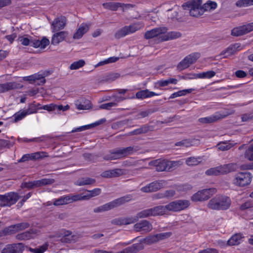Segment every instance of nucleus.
Masks as SVG:
<instances>
[{
  "instance_id": "ea45409f",
  "label": "nucleus",
  "mask_w": 253,
  "mask_h": 253,
  "mask_svg": "<svg viewBox=\"0 0 253 253\" xmlns=\"http://www.w3.org/2000/svg\"><path fill=\"white\" fill-rule=\"evenodd\" d=\"M202 162V158L200 157H191L186 159L185 163L189 166H195L199 165Z\"/></svg>"
},
{
  "instance_id": "69168bd1",
  "label": "nucleus",
  "mask_w": 253,
  "mask_h": 253,
  "mask_svg": "<svg viewBox=\"0 0 253 253\" xmlns=\"http://www.w3.org/2000/svg\"><path fill=\"white\" fill-rule=\"evenodd\" d=\"M40 180L41 186L50 185L55 182V180L52 178H43Z\"/></svg>"
},
{
  "instance_id": "423d86ee",
  "label": "nucleus",
  "mask_w": 253,
  "mask_h": 253,
  "mask_svg": "<svg viewBox=\"0 0 253 253\" xmlns=\"http://www.w3.org/2000/svg\"><path fill=\"white\" fill-rule=\"evenodd\" d=\"M20 196L17 193L9 192L5 195H0V206L10 207L15 204Z\"/></svg>"
},
{
  "instance_id": "cd10ccee",
  "label": "nucleus",
  "mask_w": 253,
  "mask_h": 253,
  "mask_svg": "<svg viewBox=\"0 0 253 253\" xmlns=\"http://www.w3.org/2000/svg\"><path fill=\"white\" fill-rule=\"evenodd\" d=\"M76 108L79 110H87L91 108L90 101L84 98H81L75 102Z\"/></svg>"
},
{
  "instance_id": "0eeeda50",
  "label": "nucleus",
  "mask_w": 253,
  "mask_h": 253,
  "mask_svg": "<svg viewBox=\"0 0 253 253\" xmlns=\"http://www.w3.org/2000/svg\"><path fill=\"white\" fill-rule=\"evenodd\" d=\"M216 192V190L214 188L204 189L194 194L192 196L191 200L194 202L207 200Z\"/></svg>"
},
{
  "instance_id": "0e129e2a",
  "label": "nucleus",
  "mask_w": 253,
  "mask_h": 253,
  "mask_svg": "<svg viewBox=\"0 0 253 253\" xmlns=\"http://www.w3.org/2000/svg\"><path fill=\"white\" fill-rule=\"evenodd\" d=\"M117 106V103L115 102H109L107 103L102 104L99 106V108L102 109H107L109 110L112 107H116Z\"/></svg>"
},
{
  "instance_id": "2f4dec72",
  "label": "nucleus",
  "mask_w": 253,
  "mask_h": 253,
  "mask_svg": "<svg viewBox=\"0 0 253 253\" xmlns=\"http://www.w3.org/2000/svg\"><path fill=\"white\" fill-rule=\"evenodd\" d=\"M215 75V72L213 71H209L206 72H202L199 74H194L191 75L190 77L188 78L190 79H197V78H211L214 76Z\"/></svg>"
},
{
  "instance_id": "b1692460",
  "label": "nucleus",
  "mask_w": 253,
  "mask_h": 253,
  "mask_svg": "<svg viewBox=\"0 0 253 253\" xmlns=\"http://www.w3.org/2000/svg\"><path fill=\"white\" fill-rule=\"evenodd\" d=\"M182 34L178 31L166 32L165 35L160 37V41L164 42L176 39L181 37Z\"/></svg>"
},
{
  "instance_id": "5fc2aeb1",
  "label": "nucleus",
  "mask_w": 253,
  "mask_h": 253,
  "mask_svg": "<svg viewBox=\"0 0 253 253\" xmlns=\"http://www.w3.org/2000/svg\"><path fill=\"white\" fill-rule=\"evenodd\" d=\"M26 116H27V115L24 110L20 111L16 113L13 115V117L14 119V122L16 123V122L21 120L22 119H23Z\"/></svg>"
},
{
  "instance_id": "412c9836",
  "label": "nucleus",
  "mask_w": 253,
  "mask_h": 253,
  "mask_svg": "<svg viewBox=\"0 0 253 253\" xmlns=\"http://www.w3.org/2000/svg\"><path fill=\"white\" fill-rule=\"evenodd\" d=\"M126 173V170L121 169H109L103 171L101 175L104 178H113L119 177Z\"/></svg>"
},
{
  "instance_id": "20e7f679",
  "label": "nucleus",
  "mask_w": 253,
  "mask_h": 253,
  "mask_svg": "<svg viewBox=\"0 0 253 253\" xmlns=\"http://www.w3.org/2000/svg\"><path fill=\"white\" fill-rule=\"evenodd\" d=\"M132 196L131 195H126L101 206L95 208L93 210V211L95 213H97L110 210L114 208L120 206L130 201L132 199Z\"/></svg>"
},
{
  "instance_id": "5701e85b",
  "label": "nucleus",
  "mask_w": 253,
  "mask_h": 253,
  "mask_svg": "<svg viewBox=\"0 0 253 253\" xmlns=\"http://www.w3.org/2000/svg\"><path fill=\"white\" fill-rule=\"evenodd\" d=\"M22 85L15 82H9L0 84V92H4L10 90L21 88Z\"/></svg>"
},
{
  "instance_id": "bb28decb",
  "label": "nucleus",
  "mask_w": 253,
  "mask_h": 253,
  "mask_svg": "<svg viewBox=\"0 0 253 253\" xmlns=\"http://www.w3.org/2000/svg\"><path fill=\"white\" fill-rule=\"evenodd\" d=\"M240 44L238 43L232 44L227 47L225 50L222 51L220 55H225L224 57H227L228 56L234 54L237 51L240 50Z\"/></svg>"
},
{
  "instance_id": "c85d7f7f",
  "label": "nucleus",
  "mask_w": 253,
  "mask_h": 253,
  "mask_svg": "<svg viewBox=\"0 0 253 253\" xmlns=\"http://www.w3.org/2000/svg\"><path fill=\"white\" fill-rule=\"evenodd\" d=\"M159 95V94L153 91H150L148 89H144L137 92L136 93V98L137 99H143Z\"/></svg>"
},
{
  "instance_id": "7c9ffc66",
  "label": "nucleus",
  "mask_w": 253,
  "mask_h": 253,
  "mask_svg": "<svg viewBox=\"0 0 253 253\" xmlns=\"http://www.w3.org/2000/svg\"><path fill=\"white\" fill-rule=\"evenodd\" d=\"M87 191L89 193L86 194H84V193L80 194L82 201L88 200L92 197L100 195L101 190L100 188H95L92 190H87Z\"/></svg>"
},
{
  "instance_id": "f8f14e48",
  "label": "nucleus",
  "mask_w": 253,
  "mask_h": 253,
  "mask_svg": "<svg viewBox=\"0 0 253 253\" xmlns=\"http://www.w3.org/2000/svg\"><path fill=\"white\" fill-rule=\"evenodd\" d=\"M190 202L186 200H179L171 202L169 204V211H178L187 208Z\"/></svg>"
},
{
  "instance_id": "8fccbe9b",
  "label": "nucleus",
  "mask_w": 253,
  "mask_h": 253,
  "mask_svg": "<svg viewBox=\"0 0 253 253\" xmlns=\"http://www.w3.org/2000/svg\"><path fill=\"white\" fill-rule=\"evenodd\" d=\"M15 234L12 225L4 228L0 231V237Z\"/></svg>"
},
{
  "instance_id": "4be33fe9",
  "label": "nucleus",
  "mask_w": 253,
  "mask_h": 253,
  "mask_svg": "<svg viewBox=\"0 0 253 253\" xmlns=\"http://www.w3.org/2000/svg\"><path fill=\"white\" fill-rule=\"evenodd\" d=\"M37 232V230L32 229L28 231L17 234L15 236V239L19 241L30 240L34 238L36 236Z\"/></svg>"
},
{
  "instance_id": "f03ea898",
  "label": "nucleus",
  "mask_w": 253,
  "mask_h": 253,
  "mask_svg": "<svg viewBox=\"0 0 253 253\" xmlns=\"http://www.w3.org/2000/svg\"><path fill=\"white\" fill-rule=\"evenodd\" d=\"M231 201L229 197L217 195L210 200L208 207L213 210H226L229 208Z\"/></svg>"
},
{
  "instance_id": "dca6fc26",
  "label": "nucleus",
  "mask_w": 253,
  "mask_h": 253,
  "mask_svg": "<svg viewBox=\"0 0 253 253\" xmlns=\"http://www.w3.org/2000/svg\"><path fill=\"white\" fill-rule=\"evenodd\" d=\"M24 247L22 243L9 244L6 246L1 253H22Z\"/></svg>"
},
{
  "instance_id": "e2e57ef3",
  "label": "nucleus",
  "mask_w": 253,
  "mask_h": 253,
  "mask_svg": "<svg viewBox=\"0 0 253 253\" xmlns=\"http://www.w3.org/2000/svg\"><path fill=\"white\" fill-rule=\"evenodd\" d=\"M171 235V233L170 232H167V233H162L160 234H156V236L157 237V241H159L160 240H164L166 238H167L170 236Z\"/></svg>"
},
{
  "instance_id": "4468645a",
  "label": "nucleus",
  "mask_w": 253,
  "mask_h": 253,
  "mask_svg": "<svg viewBox=\"0 0 253 253\" xmlns=\"http://www.w3.org/2000/svg\"><path fill=\"white\" fill-rule=\"evenodd\" d=\"M253 31V22L247 25L234 28L231 31L233 36H241Z\"/></svg>"
},
{
  "instance_id": "393cba45",
  "label": "nucleus",
  "mask_w": 253,
  "mask_h": 253,
  "mask_svg": "<svg viewBox=\"0 0 253 253\" xmlns=\"http://www.w3.org/2000/svg\"><path fill=\"white\" fill-rule=\"evenodd\" d=\"M68 35V32L66 31H61L54 34L51 39V44L57 45L61 42L63 41Z\"/></svg>"
},
{
  "instance_id": "338daca9",
  "label": "nucleus",
  "mask_w": 253,
  "mask_h": 253,
  "mask_svg": "<svg viewBox=\"0 0 253 253\" xmlns=\"http://www.w3.org/2000/svg\"><path fill=\"white\" fill-rule=\"evenodd\" d=\"M40 180L41 186L50 185L55 182V180L52 178H43Z\"/></svg>"
},
{
  "instance_id": "6e6552de",
  "label": "nucleus",
  "mask_w": 253,
  "mask_h": 253,
  "mask_svg": "<svg viewBox=\"0 0 253 253\" xmlns=\"http://www.w3.org/2000/svg\"><path fill=\"white\" fill-rule=\"evenodd\" d=\"M200 54L199 53H194L186 56L181 62H180L177 66V69L182 71L187 68L190 65L195 63L199 58Z\"/></svg>"
},
{
  "instance_id": "f257e3e1",
  "label": "nucleus",
  "mask_w": 253,
  "mask_h": 253,
  "mask_svg": "<svg viewBox=\"0 0 253 253\" xmlns=\"http://www.w3.org/2000/svg\"><path fill=\"white\" fill-rule=\"evenodd\" d=\"M202 0H192L182 5L183 9L189 11V14L193 17H198L203 14L205 11L215 9L217 4L215 2L209 1L202 6Z\"/></svg>"
},
{
  "instance_id": "7ed1b4c3",
  "label": "nucleus",
  "mask_w": 253,
  "mask_h": 253,
  "mask_svg": "<svg viewBox=\"0 0 253 253\" xmlns=\"http://www.w3.org/2000/svg\"><path fill=\"white\" fill-rule=\"evenodd\" d=\"M137 149L134 146L126 148H118L109 151L110 154L103 156V159L106 161L120 159L136 152Z\"/></svg>"
},
{
  "instance_id": "9d476101",
  "label": "nucleus",
  "mask_w": 253,
  "mask_h": 253,
  "mask_svg": "<svg viewBox=\"0 0 253 253\" xmlns=\"http://www.w3.org/2000/svg\"><path fill=\"white\" fill-rule=\"evenodd\" d=\"M166 184V182L164 180H156L142 187L141 191L145 193L156 192L164 187Z\"/></svg>"
},
{
  "instance_id": "aec40b11",
  "label": "nucleus",
  "mask_w": 253,
  "mask_h": 253,
  "mask_svg": "<svg viewBox=\"0 0 253 253\" xmlns=\"http://www.w3.org/2000/svg\"><path fill=\"white\" fill-rule=\"evenodd\" d=\"M149 165L155 167L157 171H167V160L166 159H158L151 161L149 163Z\"/></svg>"
},
{
  "instance_id": "ddd939ff",
  "label": "nucleus",
  "mask_w": 253,
  "mask_h": 253,
  "mask_svg": "<svg viewBox=\"0 0 253 253\" xmlns=\"http://www.w3.org/2000/svg\"><path fill=\"white\" fill-rule=\"evenodd\" d=\"M153 229L152 224L147 220H142L135 223L133 229L135 232H141L142 234L147 233Z\"/></svg>"
},
{
  "instance_id": "13d9d810",
  "label": "nucleus",
  "mask_w": 253,
  "mask_h": 253,
  "mask_svg": "<svg viewBox=\"0 0 253 253\" xmlns=\"http://www.w3.org/2000/svg\"><path fill=\"white\" fill-rule=\"evenodd\" d=\"M47 245L44 244L41 246H40L39 248H36V249H30V251L33 253H43L44 252H45L47 249Z\"/></svg>"
},
{
  "instance_id": "9b49d317",
  "label": "nucleus",
  "mask_w": 253,
  "mask_h": 253,
  "mask_svg": "<svg viewBox=\"0 0 253 253\" xmlns=\"http://www.w3.org/2000/svg\"><path fill=\"white\" fill-rule=\"evenodd\" d=\"M139 29V25L136 24L126 26L117 31L114 35L116 39H119L124 37L127 35L132 34L138 30Z\"/></svg>"
},
{
  "instance_id": "1a4fd4ad",
  "label": "nucleus",
  "mask_w": 253,
  "mask_h": 253,
  "mask_svg": "<svg viewBox=\"0 0 253 253\" xmlns=\"http://www.w3.org/2000/svg\"><path fill=\"white\" fill-rule=\"evenodd\" d=\"M252 177L250 172H240L236 175L233 183L236 185L244 187L250 183Z\"/></svg>"
},
{
  "instance_id": "3c124183",
  "label": "nucleus",
  "mask_w": 253,
  "mask_h": 253,
  "mask_svg": "<svg viewBox=\"0 0 253 253\" xmlns=\"http://www.w3.org/2000/svg\"><path fill=\"white\" fill-rule=\"evenodd\" d=\"M35 83L38 85H42L45 83V80L44 79L45 75L40 74H35L33 75Z\"/></svg>"
},
{
  "instance_id": "37998d69",
  "label": "nucleus",
  "mask_w": 253,
  "mask_h": 253,
  "mask_svg": "<svg viewBox=\"0 0 253 253\" xmlns=\"http://www.w3.org/2000/svg\"><path fill=\"white\" fill-rule=\"evenodd\" d=\"M234 146V144L229 143L227 141H222L218 143L216 147L221 151H226L230 149Z\"/></svg>"
},
{
  "instance_id": "79ce46f5",
  "label": "nucleus",
  "mask_w": 253,
  "mask_h": 253,
  "mask_svg": "<svg viewBox=\"0 0 253 253\" xmlns=\"http://www.w3.org/2000/svg\"><path fill=\"white\" fill-rule=\"evenodd\" d=\"M153 216L151 208L143 210L136 214L138 220L139 218H147Z\"/></svg>"
},
{
  "instance_id": "2eb2a0df",
  "label": "nucleus",
  "mask_w": 253,
  "mask_h": 253,
  "mask_svg": "<svg viewBox=\"0 0 253 253\" xmlns=\"http://www.w3.org/2000/svg\"><path fill=\"white\" fill-rule=\"evenodd\" d=\"M80 238H81V235L79 234L72 235V231L65 230L60 240L62 243H72L77 242Z\"/></svg>"
},
{
  "instance_id": "de8ad7c7",
  "label": "nucleus",
  "mask_w": 253,
  "mask_h": 253,
  "mask_svg": "<svg viewBox=\"0 0 253 253\" xmlns=\"http://www.w3.org/2000/svg\"><path fill=\"white\" fill-rule=\"evenodd\" d=\"M194 90V89H186L178 91L172 93L169 97L170 99H173L177 97L181 96L186 95L187 93H191Z\"/></svg>"
},
{
  "instance_id": "a211bd4d",
  "label": "nucleus",
  "mask_w": 253,
  "mask_h": 253,
  "mask_svg": "<svg viewBox=\"0 0 253 253\" xmlns=\"http://www.w3.org/2000/svg\"><path fill=\"white\" fill-rule=\"evenodd\" d=\"M45 153L43 152H38L31 154L24 155L22 158L18 160V163H23L29 160H37L46 157Z\"/></svg>"
},
{
  "instance_id": "473e14b6",
  "label": "nucleus",
  "mask_w": 253,
  "mask_h": 253,
  "mask_svg": "<svg viewBox=\"0 0 253 253\" xmlns=\"http://www.w3.org/2000/svg\"><path fill=\"white\" fill-rule=\"evenodd\" d=\"M153 130V127L148 125L142 126L134 130L131 132L132 135H139L141 134L146 133L150 131Z\"/></svg>"
},
{
  "instance_id": "774afa93",
  "label": "nucleus",
  "mask_w": 253,
  "mask_h": 253,
  "mask_svg": "<svg viewBox=\"0 0 253 253\" xmlns=\"http://www.w3.org/2000/svg\"><path fill=\"white\" fill-rule=\"evenodd\" d=\"M253 207V204L250 201H247L246 202L242 204L240 206V209L244 211Z\"/></svg>"
},
{
  "instance_id": "72a5a7b5",
  "label": "nucleus",
  "mask_w": 253,
  "mask_h": 253,
  "mask_svg": "<svg viewBox=\"0 0 253 253\" xmlns=\"http://www.w3.org/2000/svg\"><path fill=\"white\" fill-rule=\"evenodd\" d=\"M65 205L70 204L75 202L82 201L80 194H69L63 196Z\"/></svg>"
},
{
  "instance_id": "49530a36",
  "label": "nucleus",
  "mask_w": 253,
  "mask_h": 253,
  "mask_svg": "<svg viewBox=\"0 0 253 253\" xmlns=\"http://www.w3.org/2000/svg\"><path fill=\"white\" fill-rule=\"evenodd\" d=\"M220 118L218 116H211L205 118H202L199 119V121L203 124H209L214 122Z\"/></svg>"
},
{
  "instance_id": "4c0bfd02",
  "label": "nucleus",
  "mask_w": 253,
  "mask_h": 253,
  "mask_svg": "<svg viewBox=\"0 0 253 253\" xmlns=\"http://www.w3.org/2000/svg\"><path fill=\"white\" fill-rule=\"evenodd\" d=\"M195 140L194 139H186L175 143V146L189 147L194 145Z\"/></svg>"
},
{
  "instance_id": "e433bc0d",
  "label": "nucleus",
  "mask_w": 253,
  "mask_h": 253,
  "mask_svg": "<svg viewBox=\"0 0 253 253\" xmlns=\"http://www.w3.org/2000/svg\"><path fill=\"white\" fill-rule=\"evenodd\" d=\"M243 238L241 233H237L233 235L227 241V244L229 246L237 245L240 244V240Z\"/></svg>"
},
{
  "instance_id": "c03bdc74",
  "label": "nucleus",
  "mask_w": 253,
  "mask_h": 253,
  "mask_svg": "<svg viewBox=\"0 0 253 253\" xmlns=\"http://www.w3.org/2000/svg\"><path fill=\"white\" fill-rule=\"evenodd\" d=\"M157 242L156 235H154L148 236L145 238L142 239L139 243H141L143 246L142 243V242L147 245H151Z\"/></svg>"
},
{
  "instance_id": "6ab92c4d",
  "label": "nucleus",
  "mask_w": 253,
  "mask_h": 253,
  "mask_svg": "<svg viewBox=\"0 0 253 253\" xmlns=\"http://www.w3.org/2000/svg\"><path fill=\"white\" fill-rule=\"evenodd\" d=\"M168 30L166 27H160L147 31L144 35L146 39H150L165 34Z\"/></svg>"
},
{
  "instance_id": "4d7b16f0",
  "label": "nucleus",
  "mask_w": 253,
  "mask_h": 253,
  "mask_svg": "<svg viewBox=\"0 0 253 253\" xmlns=\"http://www.w3.org/2000/svg\"><path fill=\"white\" fill-rule=\"evenodd\" d=\"M245 157L250 161H253V145H251L246 151Z\"/></svg>"
},
{
  "instance_id": "bf43d9fd",
  "label": "nucleus",
  "mask_w": 253,
  "mask_h": 253,
  "mask_svg": "<svg viewBox=\"0 0 253 253\" xmlns=\"http://www.w3.org/2000/svg\"><path fill=\"white\" fill-rule=\"evenodd\" d=\"M13 144L8 140L0 139V149L3 148H10Z\"/></svg>"
},
{
  "instance_id": "58836bf2",
  "label": "nucleus",
  "mask_w": 253,
  "mask_h": 253,
  "mask_svg": "<svg viewBox=\"0 0 253 253\" xmlns=\"http://www.w3.org/2000/svg\"><path fill=\"white\" fill-rule=\"evenodd\" d=\"M102 5L106 9L116 11L119 7L122 6V3L120 2H108L103 3Z\"/></svg>"
},
{
  "instance_id": "f704fd0d",
  "label": "nucleus",
  "mask_w": 253,
  "mask_h": 253,
  "mask_svg": "<svg viewBox=\"0 0 253 253\" xmlns=\"http://www.w3.org/2000/svg\"><path fill=\"white\" fill-rule=\"evenodd\" d=\"M183 162L180 161H169L167 160V171H171L183 164Z\"/></svg>"
},
{
  "instance_id": "09e8293b",
  "label": "nucleus",
  "mask_w": 253,
  "mask_h": 253,
  "mask_svg": "<svg viewBox=\"0 0 253 253\" xmlns=\"http://www.w3.org/2000/svg\"><path fill=\"white\" fill-rule=\"evenodd\" d=\"M85 63L84 60L83 59H80L79 61L74 62L72 63L69 69L71 70H77L79 68L83 67L85 65Z\"/></svg>"
},
{
  "instance_id": "a19ab883",
  "label": "nucleus",
  "mask_w": 253,
  "mask_h": 253,
  "mask_svg": "<svg viewBox=\"0 0 253 253\" xmlns=\"http://www.w3.org/2000/svg\"><path fill=\"white\" fill-rule=\"evenodd\" d=\"M15 234L20 231H22L30 226V224L28 222H22L17 223L12 225Z\"/></svg>"
},
{
  "instance_id": "c756f323",
  "label": "nucleus",
  "mask_w": 253,
  "mask_h": 253,
  "mask_svg": "<svg viewBox=\"0 0 253 253\" xmlns=\"http://www.w3.org/2000/svg\"><path fill=\"white\" fill-rule=\"evenodd\" d=\"M153 216L162 215L164 214L167 211H169V204L164 206H159L151 208Z\"/></svg>"
},
{
  "instance_id": "603ef678",
  "label": "nucleus",
  "mask_w": 253,
  "mask_h": 253,
  "mask_svg": "<svg viewBox=\"0 0 253 253\" xmlns=\"http://www.w3.org/2000/svg\"><path fill=\"white\" fill-rule=\"evenodd\" d=\"M236 5L239 7L253 5V0H239L236 2Z\"/></svg>"
},
{
  "instance_id": "680f3d73",
  "label": "nucleus",
  "mask_w": 253,
  "mask_h": 253,
  "mask_svg": "<svg viewBox=\"0 0 253 253\" xmlns=\"http://www.w3.org/2000/svg\"><path fill=\"white\" fill-rule=\"evenodd\" d=\"M157 110L155 109H149L145 111H143L138 113V116L139 115L142 118L148 116L149 115L154 113Z\"/></svg>"
},
{
  "instance_id": "f3484780",
  "label": "nucleus",
  "mask_w": 253,
  "mask_h": 253,
  "mask_svg": "<svg viewBox=\"0 0 253 253\" xmlns=\"http://www.w3.org/2000/svg\"><path fill=\"white\" fill-rule=\"evenodd\" d=\"M67 19L64 16L56 18L51 23L52 32H55L64 28L66 25Z\"/></svg>"
},
{
  "instance_id": "39448f33",
  "label": "nucleus",
  "mask_w": 253,
  "mask_h": 253,
  "mask_svg": "<svg viewBox=\"0 0 253 253\" xmlns=\"http://www.w3.org/2000/svg\"><path fill=\"white\" fill-rule=\"evenodd\" d=\"M237 168V166L236 164L229 163L211 168L207 170L205 173L208 176H217L219 175L226 174L235 171Z\"/></svg>"
},
{
  "instance_id": "a878e982",
  "label": "nucleus",
  "mask_w": 253,
  "mask_h": 253,
  "mask_svg": "<svg viewBox=\"0 0 253 253\" xmlns=\"http://www.w3.org/2000/svg\"><path fill=\"white\" fill-rule=\"evenodd\" d=\"M90 26V24L82 23L77 30L76 32L74 34L73 38L74 39H81L83 36L89 30Z\"/></svg>"
},
{
  "instance_id": "a18cd8bd",
  "label": "nucleus",
  "mask_w": 253,
  "mask_h": 253,
  "mask_svg": "<svg viewBox=\"0 0 253 253\" xmlns=\"http://www.w3.org/2000/svg\"><path fill=\"white\" fill-rule=\"evenodd\" d=\"M120 75L118 73H111L107 75L102 80L103 82H111L120 78Z\"/></svg>"
},
{
  "instance_id": "c9c22d12",
  "label": "nucleus",
  "mask_w": 253,
  "mask_h": 253,
  "mask_svg": "<svg viewBox=\"0 0 253 253\" xmlns=\"http://www.w3.org/2000/svg\"><path fill=\"white\" fill-rule=\"evenodd\" d=\"M96 180L95 179L90 177H82L79 178L76 182L75 184L78 186H84L87 185H92L95 183Z\"/></svg>"
},
{
  "instance_id": "864d4df0",
  "label": "nucleus",
  "mask_w": 253,
  "mask_h": 253,
  "mask_svg": "<svg viewBox=\"0 0 253 253\" xmlns=\"http://www.w3.org/2000/svg\"><path fill=\"white\" fill-rule=\"evenodd\" d=\"M38 108L36 105L33 103L29 104L28 108L24 110V112L27 115L36 113L37 112Z\"/></svg>"
},
{
  "instance_id": "6e6d98bb",
  "label": "nucleus",
  "mask_w": 253,
  "mask_h": 253,
  "mask_svg": "<svg viewBox=\"0 0 253 253\" xmlns=\"http://www.w3.org/2000/svg\"><path fill=\"white\" fill-rule=\"evenodd\" d=\"M123 218L124 225H128L134 223L138 221L136 215L135 216H128Z\"/></svg>"
},
{
  "instance_id": "052dcab7",
  "label": "nucleus",
  "mask_w": 253,
  "mask_h": 253,
  "mask_svg": "<svg viewBox=\"0 0 253 253\" xmlns=\"http://www.w3.org/2000/svg\"><path fill=\"white\" fill-rule=\"evenodd\" d=\"M17 41L21 42V43L23 45L27 46L30 45L31 40H30L28 38L23 36H20L18 37Z\"/></svg>"
}]
</instances>
